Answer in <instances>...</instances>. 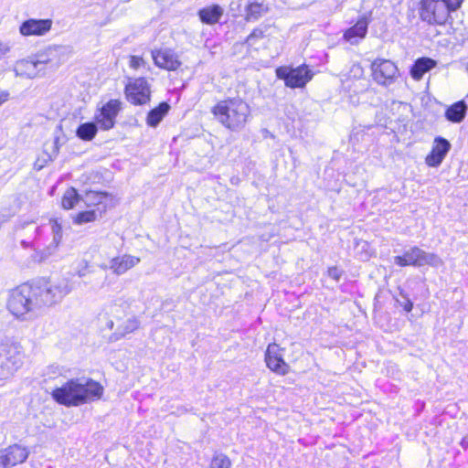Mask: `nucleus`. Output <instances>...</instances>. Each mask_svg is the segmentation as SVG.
<instances>
[{
  "mask_svg": "<svg viewBox=\"0 0 468 468\" xmlns=\"http://www.w3.org/2000/svg\"><path fill=\"white\" fill-rule=\"evenodd\" d=\"M170 105L166 101L158 103L151 109L146 115L145 122L149 127H156L170 111Z\"/></svg>",
  "mask_w": 468,
  "mask_h": 468,
  "instance_id": "21",
  "label": "nucleus"
},
{
  "mask_svg": "<svg viewBox=\"0 0 468 468\" xmlns=\"http://www.w3.org/2000/svg\"><path fill=\"white\" fill-rule=\"evenodd\" d=\"M80 200L83 201V197L79 194L75 187L69 186L63 192L61 196L60 207L64 210H71L79 204Z\"/></svg>",
  "mask_w": 468,
  "mask_h": 468,
  "instance_id": "23",
  "label": "nucleus"
},
{
  "mask_svg": "<svg viewBox=\"0 0 468 468\" xmlns=\"http://www.w3.org/2000/svg\"><path fill=\"white\" fill-rule=\"evenodd\" d=\"M403 309L407 313L411 312L413 309V303L410 300H407L403 304Z\"/></svg>",
  "mask_w": 468,
  "mask_h": 468,
  "instance_id": "34",
  "label": "nucleus"
},
{
  "mask_svg": "<svg viewBox=\"0 0 468 468\" xmlns=\"http://www.w3.org/2000/svg\"><path fill=\"white\" fill-rule=\"evenodd\" d=\"M111 195L106 191L86 190L83 195L84 206L88 208L75 214L72 222L83 225L96 221L109 208Z\"/></svg>",
  "mask_w": 468,
  "mask_h": 468,
  "instance_id": "4",
  "label": "nucleus"
},
{
  "mask_svg": "<svg viewBox=\"0 0 468 468\" xmlns=\"http://www.w3.org/2000/svg\"><path fill=\"white\" fill-rule=\"evenodd\" d=\"M419 19L431 27H445L452 22L456 11L444 0H419L417 4Z\"/></svg>",
  "mask_w": 468,
  "mask_h": 468,
  "instance_id": "5",
  "label": "nucleus"
},
{
  "mask_svg": "<svg viewBox=\"0 0 468 468\" xmlns=\"http://www.w3.org/2000/svg\"><path fill=\"white\" fill-rule=\"evenodd\" d=\"M28 454L27 449L18 444L10 445L0 452L7 468L24 463L27 459Z\"/></svg>",
  "mask_w": 468,
  "mask_h": 468,
  "instance_id": "17",
  "label": "nucleus"
},
{
  "mask_svg": "<svg viewBox=\"0 0 468 468\" xmlns=\"http://www.w3.org/2000/svg\"><path fill=\"white\" fill-rule=\"evenodd\" d=\"M285 348L278 343L268 344L264 352V362L266 367L278 376H286L292 372L290 364L284 358Z\"/></svg>",
  "mask_w": 468,
  "mask_h": 468,
  "instance_id": "11",
  "label": "nucleus"
},
{
  "mask_svg": "<svg viewBox=\"0 0 468 468\" xmlns=\"http://www.w3.org/2000/svg\"><path fill=\"white\" fill-rule=\"evenodd\" d=\"M66 292L50 279L23 282L8 294L6 308L17 319L37 308L48 307L58 303Z\"/></svg>",
  "mask_w": 468,
  "mask_h": 468,
  "instance_id": "1",
  "label": "nucleus"
},
{
  "mask_svg": "<svg viewBox=\"0 0 468 468\" xmlns=\"http://www.w3.org/2000/svg\"><path fill=\"white\" fill-rule=\"evenodd\" d=\"M129 59V67L133 70H138L141 68H144L146 65V61L143 56L138 55H131L128 58Z\"/></svg>",
  "mask_w": 468,
  "mask_h": 468,
  "instance_id": "29",
  "label": "nucleus"
},
{
  "mask_svg": "<svg viewBox=\"0 0 468 468\" xmlns=\"http://www.w3.org/2000/svg\"><path fill=\"white\" fill-rule=\"evenodd\" d=\"M140 261L139 257L133 255L117 256L111 261V269L115 274L121 275L136 266Z\"/></svg>",
  "mask_w": 468,
  "mask_h": 468,
  "instance_id": "19",
  "label": "nucleus"
},
{
  "mask_svg": "<svg viewBox=\"0 0 468 468\" xmlns=\"http://www.w3.org/2000/svg\"><path fill=\"white\" fill-rule=\"evenodd\" d=\"M123 103L120 99H110L97 107L94 121L101 131H110L117 123V118L122 111Z\"/></svg>",
  "mask_w": 468,
  "mask_h": 468,
  "instance_id": "10",
  "label": "nucleus"
},
{
  "mask_svg": "<svg viewBox=\"0 0 468 468\" xmlns=\"http://www.w3.org/2000/svg\"><path fill=\"white\" fill-rule=\"evenodd\" d=\"M104 393L103 386L92 379L70 378L60 387L53 388L52 399L65 407H79L101 399Z\"/></svg>",
  "mask_w": 468,
  "mask_h": 468,
  "instance_id": "2",
  "label": "nucleus"
},
{
  "mask_svg": "<svg viewBox=\"0 0 468 468\" xmlns=\"http://www.w3.org/2000/svg\"><path fill=\"white\" fill-rule=\"evenodd\" d=\"M370 76L378 85L388 87L394 84L400 77L397 62L384 58H376L369 66Z\"/></svg>",
  "mask_w": 468,
  "mask_h": 468,
  "instance_id": "7",
  "label": "nucleus"
},
{
  "mask_svg": "<svg viewBox=\"0 0 468 468\" xmlns=\"http://www.w3.org/2000/svg\"><path fill=\"white\" fill-rule=\"evenodd\" d=\"M223 8L217 4L200 8L197 11L199 20L205 25H215L223 16Z\"/></svg>",
  "mask_w": 468,
  "mask_h": 468,
  "instance_id": "20",
  "label": "nucleus"
},
{
  "mask_svg": "<svg viewBox=\"0 0 468 468\" xmlns=\"http://www.w3.org/2000/svg\"><path fill=\"white\" fill-rule=\"evenodd\" d=\"M231 465L230 458L221 452L213 454L209 463V468H231Z\"/></svg>",
  "mask_w": 468,
  "mask_h": 468,
  "instance_id": "27",
  "label": "nucleus"
},
{
  "mask_svg": "<svg viewBox=\"0 0 468 468\" xmlns=\"http://www.w3.org/2000/svg\"><path fill=\"white\" fill-rule=\"evenodd\" d=\"M151 58L154 66L166 71H178L182 69L183 63L179 55L172 48H154L151 51Z\"/></svg>",
  "mask_w": 468,
  "mask_h": 468,
  "instance_id": "13",
  "label": "nucleus"
},
{
  "mask_svg": "<svg viewBox=\"0 0 468 468\" xmlns=\"http://www.w3.org/2000/svg\"><path fill=\"white\" fill-rule=\"evenodd\" d=\"M437 66V61L431 58L421 57L417 58L410 69V74L414 80H420L424 74Z\"/></svg>",
  "mask_w": 468,
  "mask_h": 468,
  "instance_id": "18",
  "label": "nucleus"
},
{
  "mask_svg": "<svg viewBox=\"0 0 468 468\" xmlns=\"http://www.w3.org/2000/svg\"><path fill=\"white\" fill-rule=\"evenodd\" d=\"M467 106L463 101H458L450 105L445 111V117L452 122H461L466 114Z\"/></svg>",
  "mask_w": 468,
  "mask_h": 468,
  "instance_id": "24",
  "label": "nucleus"
},
{
  "mask_svg": "<svg viewBox=\"0 0 468 468\" xmlns=\"http://www.w3.org/2000/svg\"><path fill=\"white\" fill-rule=\"evenodd\" d=\"M50 223H51V226H52V229L53 231L58 235V236H60L61 234V231H62V227L60 225V223L58 221L57 218H52L50 220Z\"/></svg>",
  "mask_w": 468,
  "mask_h": 468,
  "instance_id": "32",
  "label": "nucleus"
},
{
  "mask_svg": "<svg viewBox=\"0 0 468 468\" xmlns=\"http://www.w3.org/2000/svg\"><path fill=\"white\" fill-rule=\"evenodd\" d=\"M327 274L335 281H338L341 277V272L336 266H331L327 269Z\"/></svg>",
  "mask_w": 468,
  "mask_h": 468,
  "instance_id": "30",
  "label": "nucleus"
},
{
  "mask_svg": "<svg viewBox=\"0 0 468 468\" xmlns=\"http://www.w3.org/2000/svg\"><path fill=\"white\" fill-rule=\"evenodd\" d=\"M52 20L47 19H27L19 27V32L22 36H43L52 27Z\"/></svg>",
  "mask_w": 468,
  "mask_h": 468,
  "instance_id": "16",
  "label": "nucleus"
},
{
  "mask_svg": "<svg viewBox=\"0 0 468 468\" xmlns=\"http://www.w3.org/2000/svg\"><path fill=\"white\" fill-rule=\"evenodd\" d=\"M451 7H452L455 11H458L462 8L463 5L466 0H444Z\"/></svg>",
  "mask_w": 468,
  "mask_h": 468,
  "instance_id": "31",
  "label": "nucleus"
},
{
  "mask_svg": "<svg viewBox=\"0 0 468 468\" xmlns=\"http://www.w3.org/2000/svg\"><path fill=\"white\" fill-rule=\"evenodd\" d=\"M394 261L399 267H420L423 265L435 266L440 261L436 254H429L417 246H414L410 250L405 251L403 255L395 256Z\"/></svg>",
  "mask_w": 468,
  "mask_h": 468,
  "instance_id": "12",
  "label": "nucleus"
},
{
  "mask_svg": "<svg viewBox=\"0 0 468 468\" xmlns=\"http://www.w3.org/2000/svg\"><path fill=\"white\" fill-rule=\"evenodd\" d=\"M451 150L450 142L441 136L434 139L430 153L425 157V164L430 167L439 166Z\"/></svg>",
  "mask_w": 468,
  "mask_h": 468,
  "instance_id": "14",
  "label": "nucleus"
},
{
  "mask_svg": "<svg viewBox=\"0 0 468 468\" xmlns=\"http://www.w3.org/2000/svg\"><path fill=\"white\" fill-rule=\"evenodd\" d=\"M123 93L126 101L133 106L147 105L152 98L151 86L144 77L129 80L124 86Z\"/></svg>",
  "mask_w": 468,
  "mask_h": 468,
  "instance_id": "9",
  "label": "nucleus"
},
{
  "mask_svg": "<svg viewBox=\"0 0 468 468\" xmlns=\"http://www.w3.org/2000/svg\"><path fill=\"white\" fill-rule=\"evenodd\" d=\"M275 73L276 77L283 80L285 86L291 89L304 88L314 77V72L306 64L295 68L280 66L275 69Z\"/></svg>",
  "mask_w": 468,
  "mask_h": 468,
  "instance_id": "8",
  "label": "nucleus"
},
{
  "mask_svg": "<svg viewBox=\"0 0 468 468\" xmlns=\"http://www.w3.org/2000/svg\"><path fill=\"white\" fill-rule=\"evenodd\" d=\"M140 327L139 320L136 317L128 319L120 328V334L125 335L133 333Z\"/></svg>",
  "mask_w": 468,
  "mask_h": 468,
  "instance_id": "28",
  "label": "nucleus"
},
{
  "mask_svg": "<svg viewBox=\"0 0 468 468\" xmlns=\"http://www.w3.org/2000/svg\"><path fill=\"white\" fill-rule=\"evenodd\" d=\"M25 354L20 344L5 341L0 343V380L11 378L24 364Z\"/></svg>",
  "mask_w": 468,
  "mask_h": 468,
  "instance_id": "6",
  "label": "nucleus"
},
{
  "mask_svg": "<svg viewBox=\"0 0 468 468\" xmlns=\"http://www.w3.org/2000/svg\"><path fill=\"white\" fill-rule=\"evenodd\" d=\"M210 112L222 127L238 132L245 127L250 109L241 97H226L217 101L210 108Z\"/></svg>",
  "mask_w": 468,
  "mask_h": 468,
  "instance_id": "3",
  "label": "nucleus"
},
{
  "mask_svg": "<svg viewBox=\"0 0 468 468\" xmlns=\"http://www.w3.org/2000/svg\"><path fill=\"white\" fill-rule=\"evenodd\" d=\"M99 129L95 121L87 122L77 127L76 135L82 141H91L95 138Z\"/></svg>",
  "mask_w": 468,
  "mask_h": 468,
  "instance_id": "25",
  "label": "nucleus"
},
{
  "mask_svg": "<svg viewBox=\"0 0 468 468\" xmlns=\"http://www.w3.org/2000/svg\"><path fill=\"white\" fill-rule=\"evenodd\" d=\"M9 100V92L6 90L0 92V106Z\"/></svg>",
  "mask_w": 468,
  "mask_h": 468,
  "instance_id": "33",
  "label": "nucleus"
},
{
  "mask_svg": "<svg viewBox=\"0 0 468 468\" xmlns=\"http://www.w3.org/2000/svg\"><path fill=\"white\" fill-rule=\"evenodd\" d=\"M271 26H262L253 28L252 31L245 38L244 43L249 48L258 49V42L260 40L265 39L268 37L266 31Z\"/></svg>",
  "mask_w": 468,
  "mask_h": 468,
  "instance_id": "26",
  "label": "nucleus"
},
{
  "mask_svg": "<svg viewBox=\"0 0 468 468\" xmlns=\"http://www.w3.org/2000/svg\"><path fill=\"white\" fill-rule=\"evenodd\" d=\"M270 11L268 4L259 2H250L245 7L244 20L247 22H254L262 17Z\"/></svg>",
  "mask_w": 468,
  "mask_h": 468,
  "instance_id": "22",
  "label": "nucleus"
},
{
  "mask_svg": "<svg viewBox=\"0 0 468 468\" xmlns=\"http://www.w3.org/2000/svg\"><path fill=\"white\" fill-rule=\"evenodd\" d=\"M369 19L367 16H359L356 23L347 27L343 33V40L350 45L359 44L367 34Z\"/></svg>",
  "mask_w": 468,
  "mask_h": 468,
  "instance_id": "15",
  "label": "nucleus"
}]
</instances>
